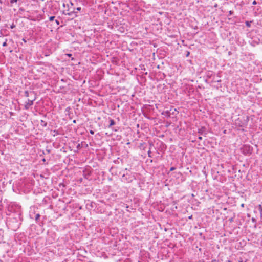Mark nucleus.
<instances>
[{"mask_svg": "<svg viewBox=\"0 0 262 262\" xmlns=\"http://www.w3.org/2000/svg\"><path fill=\"white\" fill-rule=\"evenodd\" d=\"M55 22L57 24V25H59L60 23L59 21V20H55Z\"/></svg>", "mask_w": 262, "mask_h": 262, "instance_id": "nucleus-20", "label": "nucleus"}, {"mask_svg": "<svg viewBox=\"0 0 262 262\" xmlns=\"http://www.w3.org/2000/svg\"><path fill=\"white\" fill-rule=\"evenodd\" d=\"M211 262H219V261H217V260H215V259H213V260H212V261H211Z\"/></svg>", "mask_w": 262, "mask_h": 262, "instance_id": "nucleus-24", "label": "nucleus"}, {"mask_svg": "<svg viewBox=\"0 0 262 262\" xmlns=\"http://www.w3.org/2000/svg\"><path fill=\"white\" fill-rule=\"evenodd\" d=\"M113 130H114V131H117V130H118V129H113Z\"/></svg>", "mask_w": 262, "mask_h": 262, "instance_id": "nucleus-28", "label": "nucleus"}, {"mask_svg": "<svg viewBox=\"0 0 262 262\" xmlns=\"http://www.w3.org/2000/svg\"><path fill=\"white\" fill-rule=\"evenodd\" d=\"M115 124V122L113 119H110V124L108 125V127H111L112 126Z\"/></svg>", "mask_w": 262, "mask_h": 262, "instance_id": "nucleus-7", "label": "nucleus"}, {"mask_svg": "<svg viewBox=\"0 0 262 262\" xmlns=\"http://www.w3.org/2000/svg\"><path fill=\"white\" fill-rule=\"evenodd\" d=\"M191 217H192V216H190L189 217V219H191Z\"/></svg>", "mask_w": 262, "mask_h": 262, "instance_id": "nucleus-33", "label": "nucleus"}, {"mask_svg": "<svg viewBox=\"0 0 262 262\" xmlns=\"http://www.w3.org/2000/svg\"><path fill=\"white\" fill-rule=\"evenodd\" d=\"M75 10L79 11L81 10V8L79 7H77L76 8H73V10L72 11H71L68 13H66L65 11H63V14H64V15H69V16H72L73 14H75V16H77V15L76 14L77 12L75 11Z\"/></svg>", "mask_w": 262, "mask_h": 262, "instance_id": "nucleus-1", "label": "nucleus"}, {"mask_svg": "<svg viewBox=\"0 0 262 262\" xmlns=\"http://www.w3.org/2000/svg\"><path fill=\"white\" fill-rule=\"evenodd\" d=\"M245 125H246V124H245L244 123H242V124L239 125V126L241 127H244L245 126Z\"/></svg>", "mask_w": 262, "mask_h": 262, "instance_id": "nucleus-19", "label": "nucleus"}, {"mask_svg": "<svg viewBox=\"0 0 262 262\" xmlns=\"http://www.w3.org/2000/svg\"><path fill=\"white\" fill-rule=\"evenodd\" d=\"M243 152L245 154H250L251 153V149L250 146H245L244 148Z\"/></svg>", "mask_w": 262, "mask_h": 262, "instance_id": "nucleus-4", "label": "nucleus"}, {"mask_svg": "<svg viewBox=\"0 0 262 262\" xmlns=\"http://www.w3.org/2000/svg\"><path fill=\"white\" fill-rule=\"evenodd\" d=\"M15 27V25L14 24H12V25H11L10 28L11 29L14 28Z\"/></svg>", "mask_w": 262, "mask_h": 262, "instance_id": "nucleus-16", "label": "nucleus"}, {"mask_svg": "<svg viewBox=\"0 0 262 262\" xmlns=\"http://www.w3.org/2000/svg\"><path fill=\"white\" fill-rule=\"evenodd\" d=\"M24 42H26V40L25 39H23Z\"/></svg>", "mask_w": 262, "mask_h": 262, "instance_id": "nucleus-29", "label": "nucleus"}, {"mask_svg": "<svg viewBox=\"0 0 262 262\" xmlns=\"http://www.w3.org/2000/svg\"><path fill=\"white\" fill-rule=\"evenodd\" d=\"M252 4L253 5H256L257 4V2L255 0H254L253 2H252Z\"/></svg>", "mask_w": 262, "mask_h": 262, "instance_id": "nucleus-18", "label": "nucleus"}, {"mask_svg": "<svg viewBox=\"0 0 262 262\" xmlns=\"http://www.w3.org/2000/svg\"><path fill=\"white\" fill-rule=\"evenodd\" d=\"M249 120V117H247V118H246V122H247Z\"/></svg>", "mask_w": 262, "mask_h": 262, "instance_id": "nucleus-25", "label": "nucleus"}, {"mask_svg": "<svg viewBox=\"0 0 262 262\" xmlns=\"http://www.w3.org/2000/svg\"><path fill=\"white\" fill-rule=\"evenodd\" d=\"M17 2V0H11L10 1V3L11 4H13V3H16Z\"/></svg>", "mask_w": 262, "mask_h": 262, "instance_id": "nucleus-13", "label": "nucleus"}, {"mask_svg": "<svg viewBox=\"0 0 262 262\" xmlns=\"http://www.w3.org/2000/svg\"><path fill=\"white\" fill-rule=\"evenodd\" d=\"M33 92H29V91H25V92H24V95H25V97H29V96H30V94H33Z\"/></svg>", "mask_w": 262, "mask_h": 262, "instance_id": "nucleus-6", "label": "nucleus"}, {"mask_svg": "<svg viewBox=\"0 0 262 262\" xmlns=\"http://www.w3.org/2000/svg\"><path fill=\"white\" fill-rule=\"evenodd\" d=\"M227 262H231V261L230 260H228L227 261Z\"/></svg>", "mask_w": 262, "mask_h": 262, "instance_id": "nucleus-31", "label": "nucleus"}, {"mask_svg": "<svg viewBox=\"0 0 262 262\" xmlns=\"http://www.w3.org/2000/svg\"><path fill=\"white\" fill-rule=\"evenodd\" d=\"M125 177V174H123L122 176V178H124Z\"/></svg>", "mask_w": 262, "mask_h": 262, "instance_id": "nucleus-27", "label": "nucleus"}, {"mask_svg": "<svg viewBox=\"0 0 262 262\" xmlns=\"http://www.w3.org/2000/svg\"><path fill=\"white\" fill-rule=\"evenodd\" d=\"M90 134H92V135H94V132L93 131V130H90Z\"/></svg>", "mask_w": 262, "mask_h": 262, "instance_id": "nucleus-21", "label": "nucleus"}, {"mask_svg": "<svg viewBox=\"0 0 262 262\" xmlns=\"http://www.w3.org/2000/svg\"><path fill=\"white\" fill-rule=\"evenodd\" d=\"M198 133L200 135H206V132L205 127H202L201 128L199 129Z\"/></svg>", "mask_w": 262, "mask_h": 262, "instance_id": "nucleus-5", "label": "nucleus"}, {"mask_svg": "<svg viewBox=\"0 0 262 262\" xmlns=\"http://www.w3.org/2000/svg\"><path fill=\"white\" fill-rule=\"evenodd\" d=\"M36 99V98H34L33 99H28L27 101L25 102V104L24 105V107L25 110H28L29 107L33 104V102Z\"/></svg>", "mask_w": 262, "mask_h": 262, "instance_id": "nucleus-2", "label": "nucleus"}, {"mask_svg": "<svg viewBox=\"0 0 262 262\" xmlns=\"http://www.w3.org/2000/svg\"><path fill=\"white\" fill-rule=\"evenodd\" d=\"M62 6L64 8L67 7V11H70L71 10L73 9V4L71 2H70L69 4H65L63 3Z\"/></svg>", "mask_w": 262, "mask_h": 262, "instance_id": "nucleus-3", "label": "nucleus"}, {"mask_svg": "<svg viewBox=\"0 0 262 262\" xmlns=\"http://www.w3.org/2000/svg\"><path fill=\"white\" fill-rule=\"evenodd\" d=\"M7 39H5V42H3V45H2L3 47H5V46H7Z\"/></svg>", "mask_w": 262, "mask_h": 262, "instance_id": "nucleus-11", "label": "nucleus"}, {"mask_svg": "<svg viewBox=\"0 0 262 262\" xmlns=\"http://www.w3.org/2000/svg\"><path fill=\"white\" fill-rule=\"evenodd\" d=\"M238 119L237 120H236V124H237V121H238Z\"/></svg>", "mask_w": 262, "mask_h": 262, "instance_id": "nucleus-32", "label": "nucleus"}, {"mask_svg": "<svg viewBox=\"0 0 262 262\" xmlns=\"http://www.w3.org/2000/svg\"><path fill=\"white\" fill-rule=\"evenodd\" d=\"M175 169H176V167H171L170 168V171H173V170H175Z\"/></svg>", "mask_w": 262, "mask_h": 262, "instance_id": "nucleus-14", "label": "nucleus"}, {"mask_svg": "<svg viewBox=\"0 0 262 262\" xmlns=\"http://www.w3.org/2000/svg\"><path fill=\"white\" fill-rule=\"evenodd\" d=\"M41 124L42 126L46 127L47 125V123L42 120H41Z\"/></svg>", "mask_w": 262, "mask_h": 262, "instance_id": "nucleus-8", "label": "nucleus"}, {"mask_svg": "<svg viewBox=\"0 0 262 262\" xmlns=\"http://www.w3.org/2000/svg\"><path fill=\"white\" fill-rule=\"evenodd\" d=\"M258 209L259 211H260L261 214L262 215V206L261 205L259 204L258 206Z\"/></svg>", "mask_w": 262, "mask_h": 262, "instance_id": "nucleus-10", "label": "nucleus"}, {"mask_svg": "<svg viewBox=\"0 0 262 262\" xmlns=\"http://www.w3.org/2000/svg\"><path fill=\"white\" fill-rule=\"evenodd\" d=\"M246 26H248V27H250V23H249V22H248V21H246Z\"/></svg>", "mask_w": 262, "mask_h": 262, "instance_id": "nucleus-15", "label": "nucleus"}, {"mask_svg": "<svg viewBox=\"0 0 262 262\" xmlns=\"http://www.w3.org/2000/svg\"><path fill=\"white\" fill-rule=\"evenodd\" d=\"M40 215L39 213H37L35 215V220L37 222L38 220L39 219Z\"/></svg>", "mask_w": 262, "mask_h": 262, "instance_id": "nucleus-9", "label": "nucleus"}, {"mask_svg": "<svg viewBox=\"0 0 262 262\" xmlns=\"http://www.w3.org/2000/svg\"><path fill=\"white\" fill-rule=\"evenodd\" d=\"M54 18H55V16H50L49 17V20H50V21H51L54 20Z\"/></svg>", "mask_w": 262, "mask_h": 262, "instance_id": "nucleus-12", "label": "nucleus"}, {"mask_svg": "<svg viewBox=\"0 0 262 262\" xmlns=\"http://www.w3.org/2000/svg\"><path fill=\"white\" fill-rule=\"evenodd\" d=\"M73 122L74 123H76V120H74L73 121Z\"/></svg>", "mask_w": 262, "mask_h": 262, "instance_id": "nucleus-26", "label": "nucleus"}, {"mask_svg": "<svg viewBox=\"0 0 262 262\" xmlns=\"http://www.w3.org/2000/svg\"><path fill=\"white\" fill-rule=\"evenodd\" d=\"M150 154H151V151H150V150H149L148 151V155L150 157H151Z\"/></svg>", "mask_w": 262, "mask_h": 262, "instance_id": "nucleus-17", "label": "nucleus"}, {"mask_svg": "<svg viewBox=\"0 0 262 262\" xmlns=\"http://www.w3.org/2000/svg\"><path fill=\"white\" fill-rule=\"evenodd\" d=\"M166 114H167L168 116H169V115H170V113H169V111H166Z\"/></svg>", "mask_w": 262, "mask_h": 262, "instance_id": "nucleus-22", "label": "nucleus"}, {"mask_svg": "<svg viewBox=\"0 0 262 262\" xmlns=\"http://www.w3.org/2000/svg\"><path fill=\"white\" fill-rule=\"evenodd\" d=\"M189 54V52H188V53L187 54V56H188Z\"/></svg>", "mask_w": 262, "mask_h": 262, "instance_id": "nucleus-30", "label": "nucleus"}, {"mask_svg": "<svg viewBox=\"0 0 262 262\" xmlns=\"http://www.w3.org/2000/svg\"><path fill=\"white\" fill-rule=\"evenodd\" d=\"M198 139H199V140H202V137L201 136H199V137H198Z\"/></svg>", "mask_w": 262, "mask_h": 262, "instance_id": "nucleus-23", "label": "nucleus"}]
</instances>
